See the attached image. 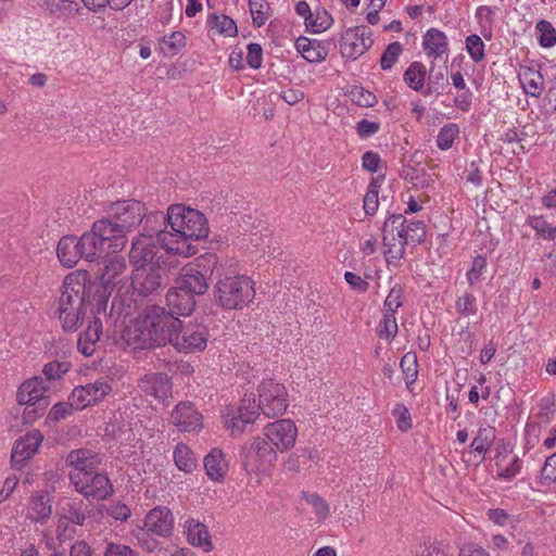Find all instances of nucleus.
<instances>
[{
  "label": "nucleus",
  "instance_id": "obj_57",
  "mask_svg": "<svg viewBox=\"0 0 556 556\" xmlns=\"http://www.w3.org/2000/svg\"><path fill=\"white\" fill-rule=\"evenodd\" d=\"M247 63L251 68L257 70L262 66L263 50L258 43H249L247 47Z\"/></svg>",
  "mask_w": 556,
  "mask_h": 556
},
{
  "label": "nucleus",
  "instance_id": "obj_48",
  "mask_svg": "<svg viewBox=\"0 0 556 556\" xmlns=\"http://www.w3.org/2000/svg\"><path fill=\"white\" fill-rule=\"evenodd\" d=\"M403 51V47L400 42L394 41L388 45L380 59V66L382 70H391L394 63Z\"/></svg>",
  "mask_w": 556,
  "mask_h": 556
},
{
  "label": "nucleus",
  "instance_id": "obj_39",
  "mask_svg": "<svg viewBox=\"0 0 556 556\" xmlns=\"http://www.w3.org/2000/svg\"><path fill=\"white\" fill-rule=\"evenodd\" d=\"M253 25L262 27L270 16V7L266 0H249Z\"/></svg>",
  "mask_w": 556,
  "mask_h": 556
},
{
  "label": "nucleus",
  "instance_id": "obj_29",
  "mask_svg": "<svg viewBox=\"0 0 556 556\" xmlns=\"http://www.w3.org/2000/svg\"><path fill=\"white\" fill-rule=\"evenodd\" d=\"M422 47L429 58L438 59L447 52V38L443 31L430 28L424 36Z\"/></svg>",
  "mask_w": 556,
  "mask_h": 556
},
{
  "label": "nucleus",
  "instance_id": "obj_56",
  "mask_svg": "<svg viewBox=\"0 0 556 556\" xmlns=\"http://www.w3.org/2000/svg\"><path fill=\"white\" fill-rule=\"evenodd\" d=\"M355 129L361 139H367L378 132L380 123L378 121L362 119L356 124Z\"/></svg>",
  "mask_w": 556,
  "mask_h": 556
},
{
  "label": "nucleus",
  "instance_id": "obj_7",
  "mask_svg": "<svg viewBox=\"0 0 556 556\" xmlns=\"http://www.w3.org/2000/svg\"><path fill=\"white\" fill-rule=\"evenodd\" d=\"M84 260L94 262L106 253H117L124 250L121 239L113 233L110 223L99 219L91 229L79 238Z\"/></svg>",
  "mask_w": 556,
  "mask_h": 556
},
{
  "label": "nucleus",
  "instance_id": "obj_63",
  "mask_svg": "<svg viewBox=\"0 0 556 556\" xmlns=\"http://www.w3.org/2000/svg\"><path fill=\"white\" fill-rule=\"evenodd\" d=\"M108 515L116 520H126L130 516V509L122 503H113L105 507Z\"/></svg>",
  "mask_w": 556,
  "mask_h": 556
},
{
  "label": "nucleus",
  "instance_id": "obj_42",
  "mask_svg": "<svg viewBox=\"0 0 556 556\" xmlns=\"http://www.w3.org/2000/svg\"><path fill=\"white\" fill-rule=\"evenodd\" d=\"M456 312L465 317L476 315L478 311L477 299L473 294L465 292L455 302Z\"/></svg>",
  "mask_w": 556,
  "mask_h": 556
},
{
  "label": "nucleus",
  "instance_id": "obj_16",
  "mask_svg": "<svg viewBox=\"0 0 556 556\" xmlns=\"http://www.w3.org/2000/svg\"><path fill=\"white\" fill-rule=\"evenodd\" d=\"M161 245L157 236L140 235L132 241L129 258L135 268H143L152 264Z\"/></svg>",
  "mask_w": 556,
  "mask_h": 556
},
{
  "label": "nucleus",
  "instance_id": "obj_13",
  "mask_svg": "<svg viewBox=\"0 0 556 556\" xmlns=\"http://www.w3.org/2000/svg\"><path fill=\"white\" fill-rule=\"evenodd\" d=\"M260 412L254 395H244L237 409L228 408L223 414L225 428L230 431L232 437H238L244 431L247 425L253 424L257 419Z\"/></svg>",
  "mask_w": 556,
  "mask_h": 556
},
{
  "label": "nucleus",
  "instance_id": "obj_51",
  "mask_svg": "<svg viewBox=\"0 0 556 556\" xmlns=\"http://www.w3.org/2000/svg\"><path fill=\"white\" fill-rule=\"evenodd\" d=\"M466 50L475 62H480L484 59V42L476 34L469 35L466 38Z\"/></svg>",
  "mask_w": 556,
  "mask_h": 556
},
{
  "label": "nucleus",
  "instance_id": "obj_37",
  "mask_svg": "<svg viewBox=\"0 0 556 556\" xmlns=\"http://www.w3.org/2000/svg\"><path fill=\"white\" fill-rule=\"evenodd\" d=\"M426 78V67L420 62H413L404 73V81L409 88L419 91Z\"/></svg>",
  "mask_w": 556,
  "mask_h": 556
},
{
  "label": "nucleus",
  "instance_id": "obj_17",
  "mask_svg": "<svg viewBox=\"0 0 556 556\" xmlns=\"http://www.w3.org/2000/svg\"><path fill=\"white\" fill-rule=\"evenodd\" d=\"M182 532L191 546L200 548L204 553H210L214 549L210 530L199 519L191 516L187 517L182 523Z\"/></svg>",
  "mask_w": 556,
  "mask_h": 556
},
{
  "label": "nucleus",
  "instance_id": "obj_31",
  "mask_svg": "<svg viewBox=\"0 0 556 556\" xmlns=\"http://www.w3.org/2000/svg\"><path fill=\"white\" fill-rule=\"evenodd\" d=\"M518 77L527 94L536 98L541 96L544 89V78L540 71L532 67H522Z\"/></svg>",
  "mask_w": 556,
  "mask_h": 556
},
{
  "label": "nucleus",
  "instance_id": "obj_9",
  "mask_svg": "<svg viewBox=\"0 0 556 556\" xmlns=\"http://www.w3.org/2000/svg\"><path fill=\"white\" fill-rule=\"evenodd\" d=\"M146 215L144 204L137 200H124L111 204L109 217L102 218L110 223L113 233L121 239L124 248L127 243V233L132 231Z\"/></svg>",
  "mask_w": 556,
  "mask_h": 556
},
{
  "label": "nucleus",
  "instance_id": "obj_1",
  "mask_svg": "<svg viewBox=\"0 0 556 556\" xmlns=\"http://www.w3.org/2000/svg\"><path fill=\"white\" fill-rule=\"evenodd\" d=\"M263 438H255L250 451L255 459L250 458L247 464L250 484L270 483L271 467L277 462V451L283 453L291 450L298 438V428L291 419H279L266 425Z\"/></svg>",
  "mask_w": 556,
  "mask_h": 556
},
{
  "label": "nucleus",
  "instance_id": "obj_28",
  "mask_svg": "<svg viewBox=\"0 0 556 556\" xmlns=\"http://www.w3.org/2000/svg\"><path fill=\"white\" fill-rule=\"evenodd\" d=\"M88 320V327L79 336L77 342L78 351L85 356H91L96 352L97 343L100 339V332L102 330V323L99 316H93Z\"/></svg>",
  "mask_w": 556,
  "mask_h": 556
},
{
  "label": "nucleus",
  "instance_id": "obj_33",
  "mask_svg": "<svg viewBox=\"0 0 556 556\" xmlns=\"http://www.w3.org/2000/svg\"><path fill=\"white\" fill-rule=\"evenodd\" d=\"M177 468L185 472H191L198 466V459L192 450L185 443L176 445L173 453Z\"/></svg>",
  "mask_w": 556,
  "mask_h": 556
},
{
  "label": "nucleus",
  "instance_id": "obj_20",
  "mask_svg": "<svg viewBox=\"0 0 556 556\" xmlns=\"http://www.w3.org/2000/svg\"><path fill=\"white\" fill-rule=\"evenodd\" d=\"M174 518L167 507H155L149 511L140 527L157 536L167 538L172 534Z\"/></svg>",
  "mask_w": 556,
  "mask_h": 556
},
{
  "label": "nucleus",
  "instance_id": "obj_45",
  "mask_svg": "<svg viewBox=\"0 0 556 556\" xmlns=\"http://www.w3.org/2000/svg\"><path fill=\"white\" fill-rule=\"evenodd\" d=\"M350 101L362 108L372 106L377 102L376 96L361 86L350 89Z\"/></svg>",
  "mask_w": 556,
  "mask_h": 556
},
{
  "label": "nucleus",
  "instance_id": "obj_4",
  "mask_svg": "<svg viewBox=\"0 0 556 556\" xmlns=\"http://www.w3.org/2000/svg\"><path fill=\"white\" fill-rule=\"evenodd\" d=\"M178 325L164 307L150 306L125 325L122 340L134 350L164 346L168 342L166 327Z\"/></svg>",
  "mask_w": 556,
  "mask_h": 556
},
{
  "label": "nucleus",
  "instance_id": "obj_15",
  "mask_svg": "<svg viewBox=\"0 0 556 556\" xmlns=\"http://www.w3.org/2000/svg\"><path fill=\"white\" fill-rule=\"evenodd\" d=\"M49 384L41 377H33L21 383L16 391V401L20 405L43 409L49 401L47 392Z\"/></svg>",
  "mask_w": 556,
  "mask_h": 556
},
{
  "label": "nucleus",
  "instance_id": "obj_54",
  "mask_svg": "<svg viewBox=\"0 0 556 556\" xmlns=\"http://www.w3.org/2000/svg\"><path fill=\"white\" fill-rule=\"evenodd\" d=\"M379 205L378 200V187L376 184L371 182L368 186V190L363 199V207L366 215H372L377 211Z\"/></svg>",
  "mask_w": 556,
  "mask_h": 556
},
{
  "label": "nucleus",
  "instance_id": "obj_60",
  "mask_svg": "<svg viewBox=\"0 0 556 556\" xmlns=\"http://www.w3.org/2000/svg\"><path fill=\"white\" fill-rule=\"evenodd\" d=\"M486 267V260L483 256L478 255L473 258L472 266L467 273V278L470 285H473L479 280L481 274Z\"/></svg>",
  "mask_w": 556,
  "mask_h": 556
},
{
  "label": "nucleus",
  "instance_id": "obj_38",
  "mask_svg": "<svg viewBox=\"0 0 556 556\" xmlns=\"http://www.w3.org/2000/svg\"><path fill=\"white\" fill-rule=\"evenodd\" d=\"M332 18L330 14L325 10L317 8L314 12L311 14V18L306 23V29L314 33L319 34L325 31L331 26Z\"/></svg>",
  "mask_w": 556,
  "mask_h": 556
},
{
  "label": "nucleus",
  "instance_id": "obj_23",
  "mask_svg": "<svg viewBox=\"0 0 556 556\" xmlns=\"http://www.w3.org/2000/svg\"><path fill=\"white\" fill-rule=\"evenodd\" d=\"M138 387L159 401L166 400L172 391L169 378L164 374H148L139 380Z\"/></svg>",
  "mask_w": 556,
  "mask_h": 556
},
{
  "label": "nucleus",
  "instance_id": "obj_14",
  "mask_svg": "<svg viewBox=\"0 0 556 556\" xmlns=\"http://www.w3.org/2000/svg\"><path fill=\"white\" fill-rule=\"evenodd\" d=\"M111 392L112 386L109 380L100 378L91 383L75 387L70 394L71 405L76 410H81L102 402Z\"/></svg>",
  "mask_w": 556,
  "mask_h": 556
},
{
  "label": "nucleus",
  "instance_id": "obj_43",
  "mask_svg": "<svg viewBox=\"0 0 556 556\" xmlns=\"http://www.w3.org/2000/svg\"><path fill=\"white\" fill-rule=\"evenodd\" d=\"M151 534V532L139 527L132 530V535L137 540V543L148 553H153L161 548L160 541L153 538Z\"/></svg>",
  "mask_w": 556,
  "mask_h": 556
},
{
  "label": "nucleus",
  "instance_id": "obj_3",
  "mask_svg": "<svg viewBox=\"0 0 556 556\" xmlns=\"http://www.w3.org/2000/svg\"><path fill=\"white\" fill-rule=\"evenodd\" d=\"M92 288L93 281L86 270H75L65 276L58 306L59 319L64 330L74 331L85 319L101 314L94 312L97 296L93 298L96 303L90 300Z\"/></svg>",
  "mask_w": 556,
  "mask_h": 556
},
{
  "label": "nucleus",
  "instance_id": "obj_40",
  "mask_svg": "<svg viewBox=\"0 0 556 556\" xmlns=\"http://www.w3.org/2000/svg\"><path fill=\"white\" fill-rule=\"evenodd\" d=\"M406 245L409 243H419L426 236L425 224L420 220L409 222L404 224V231L402 232Z\"/></svg>",
  "mask_w": 556,
  "mask_h": 556
},
{
  "label": "nucleus",
  "instance_id": "obj_59",
  "mask_svg": "<svg viewBox=\"0 0 556 556\" xmlns=\"http://www.w3.org/2000/svg\"><path fill=\"white\" fill-rule=\"evenodd\" d=\"M542 478L548 484L556 482V452L546 458L542 468Z\"/></svg>",
  "mask_w": 556,
  "mask_h": 556
},
{
  "label": "nucleus",
  "instance_id": "obj_18",
  "mask_svg": "<svg viewBox=\"0 0 556 556\" xmlns=\"http://www.w3.org/2000/svg\"><path fill=\"white\" fill-rule=\"evenodd\" d=\"M201 260L185 266L176 285L182 290H188L194 296L206 292L208 288L206 274L201 270Z\"/></svg>",
  "mask_w": 556,
  "mask_h": 556
},
{
  "label": "nucleus",
  "instance_id": "obj_53",
  "mask_svg": "<svg viewBox=\"0 0 556 556\" xmlns=\"http://www.w3.org/2000/svg\"><path fill=\"white\" fill-rule=\"evenodd\" d=\"M67 362H51L43 366L42 372L48 380H56L62 378L70 370Z\"/></svg>",
  "mask_w": 556,
  "mask_h": 556
},
{
  "label": "nucleus",
  "instance_id": "obj_61",
  "mask_svg": "<svg viewBox=\"0 0 556 556\" xmlns=\"http://www.w3.org/2000/svg\"><path fill=\"white\" fill-rule=\"evenodd\" d=\"M104 556H138V554L127 545L109 543Z\"/></svg>",
  "mask_w": 556,
  "mask_h": 556
},
{
  "label": "nucleus",
  "instance_id": "obj_64",
  "mask_svg": "<svg viewBox=\"0 0 556 556\" xmlns=\"http://www.w3.org/2000/svg\"><path fill=\"white\" fill-rule=\"evenodd\" d=\"M362 161L363 167L371 173L378 172L379 165L381 163L379 154L374 151L365 152L362 157Z\"/></svg>",
  "mask_w": 556,
  "mask_h": 556
},
{
  "label": "nucleus",
  "instance_id": "obj_52",
  "mask_svg": "<svg viewBox=\"0 0 556 556\" xmlns=\"http://www.w3.org/2000/svg\"><path fill=\"white\" fill-rule=\"evenodd\" d=\"M302 497L314 508L319 518H325L328 515V505L317 493L313 491H303Z\"/></svg>",
  "mask_w": 556,
  "mask_h": 556
},
{
  "label": "nucleus",
  "instance_id": "obj_44",
  "mask_svg": "<svg viewBox=\"0 0 556 556\" xmlns=\"http://www.w3.org/2000/svg\"><path fill=\"white\" fill-rule=\"evenodd\" d=\"M530 226L538 236L545 240H554L556 238V226L548 224L542 216H533L529 219Z\"/></svg>",
  "mask_w": 556,
  "mask_h": 556
},
{
  "label": "nucleus",
  "instance_id": "obj_35",
  "mask_svg": "<svg viewBox=\"0 0 556 556\" xmlns=\"http://www.w3.org/2000/svg\"><path fill=\"white\" fill-rule=\"evenodd\" d=\"M402 177L416 188H427L431 181V175L425 167L406 166L402 170Z\"/></svg>",
  "mask_w": 556,
  "mask_h": 556
},
{
  "label": "nucleus",
  "instance_id": "obj_19",
  "mask_svg": "<svg viewBox=\"0 0 556 556\" xmlns=\"http://www.w3.org/2000/svg\"><path fill=\"white\" fill-rule=\"evenodd\" d=\"M172 422L181 432L200 431L203 427L201 414L188 402L176 405L172 413Z\"/></svg>",
  "mask_w": 556,
  "mask_h": 556
},
{
  "label": "nucleus",
  "instance_id": "obj_22",
  "mask_svg": "<svg viewBox=\"0 0 556 556\" xmlns=\"http://www.w3.org/2000/svg\"><path fill=\"white\" fill-rule=\"evenodd\" d=\"M167 314L189 316L195 307V296L188 290H182L175 283L166 293Z\"/></svg>",
  "mask_w": 556,
  "mask_h": 556
},
{
  "label": "nucleus",
  "instance_id": "obj_2",
  "mask_svg": "<svg viewBox=\"0 0 556 556\" xmlns=\"http://www.w3.org/2000/svg\"><path fill=\"white\" fill-rule=\"evenodd\" d=\"M170 231H160L157 240L165 252L182 256L197 253L194 242L205 238L208 225L203 213L182 204L170 205L167 210Z\"/></svg>",
  "mask_w": 556,
  "mask_h": 556
},
{
  "label": "nucleus",
  "instance_id": "obj_46",
  "mask_svg": "<svg viewBox=\"0 0 556 556\" xmlns=\"http://www.w3.org/2000/svg\"><path fill=\"white\" fill-rule=\"evenodd\" d=\"M73 409L75 408L73 407V405H71L70 400L66 403L60 402L54 404L47 415L46 424L50 426L59 422L60 420L70 416Z\"/></svg>",
  "mask_w": 556,
  "mask_h": 556
},
{
  "label": "nucleus",
  "instance_id": "obj_50",
  "mask_svg": "<svg viewBox=\"0 0 556 556\" xmlns=\"http://www.w3.org/2000/svg\"><path fill=\"white\" fill-rule=\"evenodd\" d=\"M378 333L380 338H384L387 340H391L396 336L397 323L394 314L383 313V318L378 327Z\"/></svg>",
  "mask_w": 556,
  "mask_h": 556
},
{
  "label": "nucleus",
  "instance_id": "obj_12",
  "mask_svg": "<svg viewBox=\"0 0 556 556\" xmlns=\"http://www.w3.org/2000/svg\"><path fill=\"white\" fill-rule=\"evenodd\" d=\"M405 223V217L399 214L390 216L383 224V254L389 264L395 263L404 256L406 243L402 232Z\"/></svg>",
  "mask_w": 556,
  "mask_h": 556
},
{
  "label": "nucleus",
  "instance_id": "obj_62",
  "mask_svg": "<svg viewBox=\"0 0 556 556\" xmlns=\"http://www.w3.org/2000/svg\"><path fill=\"white\" fill-rule=\"evenodd\" d=\"M494 14L495 11L493 8L488 5H480L477 9L476 17L478 20V23L485 28L491 27V25L493 24Z\"/></svg>",
  "mask_w": 556,
  "mask_h": 556
},
{
  "label": "nucleus",
  "instance_id": "obj_10",
  "mask_svg": "<svg viewBox=\"0 0 556 556\" xmlns=\"http://www.w3.org/2000/svg\"><path fill=\"white\" fill-rule=\"evenodd\" d=\"M174 320L178 325L165 328V336L168 337L167 344H172L176 350L187 353L203 351L206 348L207 334L203 326L194 324L184 325L177 317H174Z\"/></svg>",
  "mask_w": 556,
  "mask_h": 556
},
{
  "label": "nucleus",
  "instance_id": "obj_6",
  "mask_svg": "<svg viewBox=\"0 0 556 556\" xmlns=\"http://www.w3.org/2000/svg\"><path fill=\"white\" fill-rule=\"evenodd\" d=\"M99 457L88 450H76L66 457L68 479L74 486H109L106 475L97 470Z\"/></svg>",
  "mask_w": 556,
  "mask_h": 556
},
{
  "label": "nucleus",
  "instance_id": "obj_49",
  "mask_svg": "<svg viewBox=\"0 0 556 556\" xmlns=\"http://www.w3.org/2000/svg\"><path fill=\"white\" fill-rule=\"evenodd\" d=\"M405 381L407 384L415 382L418 370H417V357L413 353H406L400 363Z\"/></svg>",
  "mask_w": 556,
  "mask_h": 556
},
{
  "label": "nucleus",
  "instance_id": "obj_47",
  "mask_svg": "<svg viewBox=\"0 0 556 556\" xmlns=\"http://www.w3.org/2000/svg\"><path fill=\"white\" fill-rule=\"evenodd\" d=\"M459 129L456 124H447L443 126L437 137L438 148L441 150H447L452 147Z\"/></svg>",
  "mask_w": 556,
  "mask_h": 556
},
{
  "label": "nucleus",
  "instance_id": "obj_24",
  "mask_svg": "<svg viewBox=\"0 0 556 556\" xmlns=\"http://www.w3.org/2000/svg\"><path fill=\"white\" fill-rule=\"evenodd\" d=\"M161 287L160 273L152 269L147 273L146 267L135 268L130 277V290L142 295H148Z\"/></svg>",
  "mask_w": 556,
  "mask_h": 556
},
{
  "label": "nucleus",
  "instance_id": "obj_55",
  "mask_svg": "<svg viewBox=\"0 0 556 556\" xmlns=\"http://www.w3.org/2000/svg\"><path fill=\"white\" fill-rule=\"evenodd\" d=\"M538 29L541 33L540 45L545 48H551L556 43V33L551 23L541 21L538 23Z\"/></svg>",
  "mask_w": 556,
  "mask_h": 556
},
{
  "label": "nucleus",
  "instance_id": "obj_26",
  "mask_svg": "<svg viewBox=\"0 0 556 556\" xmlns=\"http://www.w3.org/2000/svg\"><path fill=\"white\" fill-rule=\"evenodd\" d=\"M52 514V504L47 489H39L30 497L27 516L36 522L46 521Z\"/></svg>",
  "mask_w": 556,
  "mask_h": 556
},
{
  "label": "nucleus",
  "instance_id": "obj_58",
  "mask_svg": "<svg viewBox=\"0 0 556 556\" xmlns=\"http://www.w3.org/2000/svg\"><path fill=\"white\" fill-rule=\"evenodd\" d=\"M400 306H402V291L400 288H392L384 301V313L395 315Z\"/></svg>",
  "mask_w": 556,
  "mask_h": 556
},
{
  "label": "nucleus",
  "instance_id": "obj_27",
  "mask_svg": "<svg viewBox=\"0 0 556 556\" xmlns=\"http://www.w3.org/2000/svg\"><path fill=\"white\" fill-rule=\"evenodd\" d=\"M204 468L211 481L222 483L228 472L229 464L226 455L219 448H213L204 457Z\"/></svg>",
  "mask_w": 556,
  "mask_h": 556
},
{
  "label": "nucleus",
  "instance_id": "obj_25",
  "mask_svg": "<svg viewBox=\"0 0 556 556\" xmlns=\"http://www.w3.org/2000/svg\"><path fill=\"white\" fill-rule=\"evenodd\" d=\"M56 255L60 263L67 267L73 268L77 265L80 258H84L83 250L80 249V241L74 236L63 237L58 244Z\"/></svg>",
  "mask_w": 556,
  "mask_h": 556
},
{
  "label": "nucleus",
  "instance_id": "obj_5",
  "mask_svg": "<svg viewBox=\"0 0 556 556\" xmlns=\"http://www.w3.org/2000/svg\"><path fill=\"white\" fill-rule=\"evenodd\" d=\"M103 268L100 275V286L97 295V313H105L109 298L130 291V280L125 257L117 253H106L103 256Z\"/></svg>",
  "mask_w": 556,
  "mask_h": 556
},
{
  "label": "nucleus",
  "instance_id": "obj_21",
  "mask_svg": "<svg viewBox=\"0 0 556 556\" xmlns=\"http://www.w3.org/2000/svg\"><path fill=\"white\" fill-rule=\"evenodd\" d=\"M43 435L39 430H31L14 443L11 460L14 466L22 465L31 458L42 443Z\"/></svg>",
  "mask_w": 556,
  "mask_h": 556
},
{
  "label": "nucleus",
  "instance_id": "obj_11",
  "mask_svg": "<svg viewBox=\"0 0 556 556\" xmlns=\"http://www.w3.org/2000/svg\"><path fill=\"white\" fill-rule=\"evenodd\" d=\"M258 399V407L268 418L283 415L289 406L286 387L274 379H264L261 382Z\"/></svg>",
  "mask_w": 556,
  "mask_h": 556
},
{
  "label": "nucleus",
  "instance_id": "obj_36",
  "mask_svg": "<svg viewBox=\"0 0 556 556\" xmlns=\"http://www.w3.org/2000/svg\"><path fill=\"white\" fill-rule=\"evenodd\" d=\"M495 440V429L491 426L480 427L477 435L473 438L470 447L478 452L479 454L484 455L492 443Z\"/></svg>",
  "mask_w": 556,
  "mask_h": 556
},
{
  "label": "nucleus",
  "instance_id": "obj_8",
  "mask_svg": "<svg viewBox=\"0 0 556 556\" xmlns=\"http://www.w3.org/2000/svg\"><path fill=\"white\" fill-rule=\"evenodd\" d=\"M215 299L225 309H241L255 296L254 282L247 276H228L215 286Z\"/></svg>",
  "mask_w": 556,
  "mask_h": 556
},
{
  "label": "nucleus",
  "instance_id": "obj_34",
  "mask_svg": "<svg viewBox=\"0 0 556 556\" xmlns=\"http://www.w3.org/2000/svg\"><path fill=\"white\" fill-rule=\"evenodd\" d=\"M186 47V37L181 31L165 35L160 41V50L166 56L178 54Z\"/></svg>",
  "mask_w": 556,
  "mask_h": 556
},
{
  "label": "nucleus",
  "instance_id": "obj_41",
  "mask_svg": "<svg viewBox=\"0 0 556 556\" xmlns=\"http://www.w3.org/2000/svg\"><path fill=\"white\" fill-rule=\"evenodd\" d=\"M213 29L226 37H235L238 34L236 22L227 15H213Z\"/></svg>",
  "mask_w": 556,
  "mask_h": 556
},
{
  "label": "nucleus",
  "instance_id": "obj_30",
  "mask_svg": "<svg viewBox=\"0 0 556 556\" xmlns=\"http://www.w3.org/2000/svg\"><path fill=\"white\" fill-rule=\"evenodd\" d=\"M371 30L366 26L350 29V59L364 54L372 46Z\"/></svg>",
  "mask_w": 556,
  "mask_h": 556
},
{
  "label": "nucleus",
  "instance_id": "obj_32",
  "mask_svg": "<svg viewBox=\"0 0 556 556\" xmlns=\"http://www.w3.org/2000/svg\"><path fill=\"white\" fill-rule=\"evenodd\" d=\"M295 48L299 53L308 62H320L326 56V50L317 40H311L306 37H300L295 41Z\"/></svg>",
  "mask_w": 556,
  "mask_h": 556
}]
</instances>
